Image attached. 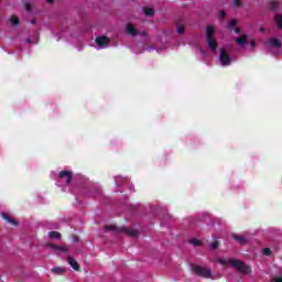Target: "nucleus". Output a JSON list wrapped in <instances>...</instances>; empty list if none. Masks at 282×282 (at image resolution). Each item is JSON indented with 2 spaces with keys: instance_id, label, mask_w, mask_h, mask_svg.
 Here are the masks:
<instances>
[{
  "instance_id": "1",
  "label": "nucleus",
  "mask_w": 282,
  "mask_h": 282,
  "mask_svg": "<svg viewBox=\"0 0 282 282\" xmlns=\"http://www.w3.org/2000/svg\"><path fill=\"white\" fill-rule=\"evenodd\" d=\"M218 263L221 265H232V268H236L238 272H242V274H250L251 270L250 267L241 260H232V259H225L221 258L218 260Z\"/></svg>"
},
{
  "instance_id": "2",
  "label": "nucleus",
  "mask_w": 282,
  "mask_h": 282,
  "mask_svg": "<svg viewBox=\"0 0 282 282\" xmlns=\"http://www.w3.org/2000/svg\"><path fill=\"white\" fill-rule=\"evenodd\" d=\"M206 41L212 52H217V40H215V26H206Z\"/></svg>"
},
{
  "instance_id": "3",
  "label": "nucleus",
  "mask_w": 282,
  "mask_h": 282,
  "mask_svg": "<svg viewBox=\"0 0 282 282\" xmlns=\"http://www.w3.org/2000/svg\"><path fill=\"white\" fill-rule=\"evenodd\" d=\"M106 232H109V230H113L115 232H124L129 237H138V230L129 229L127 227L118 228L116 225H107L105 227Z\"/></svg>"
},
{
  "instance_id": "4",
  "label": "nucleus",
  "mask_w": 282,
  "mask_h": 282,
  "mask_svg": "<svg viewBox=\"0 0 282 282\" xmlns=\"http://www.w3.org/2000/svg\"><path fill=\"white\" fill-rule=\"evenodd\" d=\"M192 270L194 274H197V276H203L204 279H210V276H213V272L208 268L192 264Z\"/></svg>"
},
{
  "instance_id": "5",
  "label": "nucleus",
  "mask_w": 282,
  "mask_h": 282,
  "mask_svg": "<svg viewBox=\"0 0 282 282\" xmlns=\"http://www.w3.org/2000/svg\"><path fill=\"white\" fill-rule=\"evenodd\" d=\"M219 61L223 67H228V65H230V55H228V52H226L225 48L220 50Z\"/></svg>"
},
{
  "instance_id": "6",
  "label": "nucleus",
  "mask_w": 282,
  "mask_h": 282,
  "mask_svg": "<svg viewBox=\"0 0 282 282\" xmlns=\"http://www.w3.org/2000/svg\"><path fill=\"white\" fill-rule=\"evenodd\" d=\"M126 32L130 36H138V34H143V35L147 34V32L139 33L138 29H135V26L132 23L127 24Z\"/></svg>"
},
{
  "instance_id": "7",
  "label": "nucleus",
  "mask_w": 282,
  "mask_h": 282,
  "mask_svg": "<svg viewBox=\"0 0 282 282\" xmlns=\"http://www.w3.org/2000/svg\"><path fill=\"white\" fill-rule=\"evenodd\" d=\"M58 177L61 180H64V177H66V184H72V180H74V175L72 174V172L68 171L59 172Z\"/></svg>"
},
{
  "instance_id": "8",
  "label": "nucleus",
  "mask_w": 282,
  "mask_h": 282,
  "mask_svg": "<svg viewBox=\"0 0 282 282\" xmlns=\"http://www.w3.org/2000/svg\"><path fill=\"white\" fill-rule=\"evenodd\" d=\"M67 263L68 265H70V268H73V270H75L76 272H78L80 270V264H78V261H76V259H74V257L68 256L67 258Z\"/></svg>"
},
{
  "instance_id": "9",
  "label": "nucleus",
  "mask_w": 282,
  "mask_h": 282,
  "mask_svg": "<svg viewBox=\"0 0 282 282\" xmlns=\"http://www.w3.org/2000/svg\"><path fill=\"white\" fill-rule=\"evenodd\" d=\"M95 41L97 45H99V47H105V45H109V37L107 36H98Z\"/></svg>"
},
{
  "instance_id": "10",
  "label": "nucleus",
  "mask_w": 282,
  "mask_h": 282,
  "mask_svg": "<svg viewBox=\"0 0 282 282\" xmlns=\"http://www.w3.org/2000/svg\"><path fill=\"white\" fill-rule=\"evenodd\" d=\"M47 248H52L53 250H59V252H69V249L67 247L54 245V243H47Z\"/></svg>"
},
{
  "instance_id": "11",
  "label": "nucleus",
  "mask_w": 282,
  "mask_h": 282,
  "mask_svg": "<svg viewBox=\"0 0 282 282\" xmlns=\"http://www.w3.org/2000/svg\"><path fill=\"white\" fill-rule=\"evenodd\" d=\"M2 218L4 219V221H8V224H11V226H19V221L11 218L10 215H8L7 213H2Z\"/></svg>"
},
{
  "instance_id": "12",
  "label": "nucleus",
  "mask_w": 282,
  "mask_h": 282,
  "mask_svg": "<svg viewBox=\"0 0 282 282\" xmlns=\"http://www.w3.org/2000/svg\"><path fill=\"white\" fill-rule=\"evenodd\" d=\"M234 239H235L236 241H239V243H240L241 246H246V243H248V239H246V237L239 236V235H237V234H234Z\"/></svg>"
},
{
  "instance_id": "13",
  "label": "nucleus",
  "mask_w": 282,
  "mask_h": 282,
  "mask_svg": "<svg viewBox=\"0 0 282 282\" xmlns=\"http://www.w3.org/2000/svg\"><path fill=\"white\" fill-rule=\"evenodd\" d=\"M236 42L238 43V45L243 46L248 42V36L247 35H242V36L236 39Z\"/></svg>"
},
{
  "instance_id": "14",
  "label": "nucleus",
  "mask_w": 282,
  "mask_h": 282,
  "mask_svg": "<svg viewBox=\"0 0 282 282\" xmlns=\"http://www.w3.org/2000/svg\"><path fill=\"white\" fill-rule=\"evenodd\" d=\"M274 21L276 23V28L279 30H282V15L275 14L274 15Z\"/></svg>"
},
{
  "instance_id": "15",
  "label": "nucleus",
  "mask_w": 282,
  "mask_h": 282,
  "mask_svg": "<svg viewBox=\"0 0 282 282\" xmlns=\"http://www.w3.org/2000/svg\"><path fill=\"white\" fill-rule=\"evenodd\" d=\"M269 45H271V47H281V41L273 37L269 41Z\"/></svg>"
},
{
  "instance_id": "16",
  "label": "nucleus",
  "mask_w": 282,
  "mask_h": 282,
  "mask_svg": "<svg viewBox=\"0 0 282 282\" xmlns=\"http://www.w3.org/2000/svg\"><path fill=\"white\" fill-rule=\"evenodd\" d=\"M143 12L145 17H153L155 14V10H153V8H143Z\"/></svg>"
},
{
  "instance_id": "17",
  "label": "nucleus",
  "mask_w": 282,
  "mask_h": 282,
  "mask_svg": "<svg viewBox=\"0 0 282 282\" xmlns=\"http://www.w3.org/2000/svg\"><path fill=\"white\" fill-rule=\"evenodd\" d=\"M269 8H270V10H272V12H276V10H279V2L278 1H271L269 3Z\"/></svg>"
},
{
  "instance_id": "18",
  "label": "nucleus",
  "mask_w": 282,
  "mask_h": 282,
  "mask_svg": "<svg viewBox=\"0 0 282 282\" xmlns=\"http://www.w3.org/2000/svg\"><path fill=\"white\" fill-rule=\"evenodd\" d=\"M51 271L54 274H58V275L65 274V269L64 268H52Z\"/></svg>"
},
{
  "instance_id": "19",
  "label": "nucleus",
  "mask_w": 282,
  "mask_h": 282,
  "mask_svg": "<svg viewBox=\"0 0 282 282\" xmlns=\"http://www.w3.org/2000/svg\"><path fill=\"white\" fill-rule=\"evenodd\" d=\"M50 239H61V232L58 231H50L48 232Z\"/></svg>"
},
{
  "instance_id": "20",
  "label": "nucleus",
  "mask_w": 282,
  "mask_h": 282,
  "mask_svg": "<svg viewBox=\"0 0 282 282\" xmlns=\"http://www.w3.org/2000/svg\"><path fill=\"white\" fill-rule=\"evenodd\" d=\"M10 21H11V25H19L21 23V21L19 20L18 17L15 15H11L10 17Z\"/></svg>"
},
{
  "instance_id": "21",
  "label": "nucleus",
  "mask_w": 282,
  "mask_h": 282,
  "mask_svg": "<svg viewBox=\"0 0 282 282\" xmlns=\"http://www.w3.org/2000/svg\"><path fill=\"white\" fill-rule=\"evenodd\" d=\"M234 8H243V2L241 0H234Z\"/></svg>"
},
{
  "instance_id": "22",
  "label": "nucleus",
  "mask_w": 282,
  "mask_h": 282,
  "mask_svg": "<svg viewBox=\"0 0 282 282\" xmlns=\"http://www.w3.org/2000/svg\"><path fill=\"white\" fill-rule=\"evenodd\" d=\"M237 23H238L237 20H235V19L230 20L228 23V29L232 30V28H235V25H237Z\"/></svg>"
},
{
  "instance_id": "23",
  "label": "nucleus",
  "mask_w": 282,
  "mask_h": 282,
  "mask_svg": "<svg viewBox=\"0 0 282 282\" xmlns=\"http://www.w3.org/2000/svg\"><path fill=\"white\" fill-rule=\"evenodd\" d=\"M262 253L264 254V257H270V254H272V249L271 248H264L262 250Z\"/></svg>"
},
{
  "instance_id": "24",
  "label": "nucleus",
  "mask_w": 282,
  "mask_h": 282,
  "mask_svg": "<svg viewBox=\"0 0 282 282\" xmlns=\"http://www.w3.org/2000/svg\"><path fill=\"white\" fill-rule=\"evenodd\" d=\"M189 243H192V246H202V240H197V239H191Z\"/></svg>"
},
{
  "instance_id": "25",
  "label": "nucleus",
  "mask_w": 282,
  "mask_h": 282,
  "mask_svg": "<svg viewBox=\"0 0 282 282\" xmlns=\"http://www.w3.org/2000/svg\"><path fill=\"white\" fill-rule=\"evenodd\" d=\"M210 248H212V250H217V248H219V241L216 240V241L212 242Z\"/></svg>"
},
{
  "instance_id": "26",
  "label": "nucleus",
  "mask_w": 282,
  "mask_h": 282,
  "mask_svg": "<svg viewBox=\"0 0 282 282\" xmlns=\"http://www.w3.org/2000/svg\"><path fill=\"white\" fill-rule=\"evenodd\" d=\"M184 32H185L184 25L178 24V26H177V33H178V34H184Z\"/></svg>"
},
{
  "instance_id": "27",
  "label": "nucleus",
  "mask_w": 282,
  "mask_h": 282,
  "mask_svg": "<svg viewBox=\"0 0 282 282\" xmlns=\"http://www.w3.org/2000/svg\"><path fill=\"white\" fill-rule=\"evenodd\" d=\"M24 8H25L26 12H32V4H30V2H26L24 4Z\"/></svg>"
},
{
  "instance_id": "28",
  "label": "nucleus",
  "mask_w": 282,
  "mask_h": 282,
  "mask_svg": "<svg viewBox=\"0 0 282 282\" xmlns=\"http://www.w3.org/2000/svg\"><path fill=\"white\" fill-rule=\"evenodd\" d=\"M224 17H226V12L225 11H220L219 12V19H224Z\"/></svg>"
},
{
  "instance_id": "29",
  "label": "nucleus",
  "mask_w": 282,
  "mask_h": 282,
  "mask_svg": "<svg viewBox=\"0 0 282 282\" xmlns=\"http://www.w3.org/2000/svg\"><path fill=\"white\" fill-rule=\"evenodd\" d=\"M234 32H235V34H241V29L236 28V29H234Z\"/></svg>"
},
{
  "instance_id": "30",
  "label": "nucleus",
  "mask_w": 282,
  "mask_h": 282,
  "mask_svg": "<svg viewBox=\"0 0 282 282\" xmlns=\"http://www.w3.org/2000/svg\"><path fill=\"white\" fill-rule=\"evenodd\" d=\"M274 282H282V278L281 276L274 278Z\"/></svg>"
},
{
  "instance_id": "31",
  "label": "nucleus",
  "mask_w": 282,
  "mask_h": 282,
  "mask_svg": "<svg viewBox=\"0 0 282 282\" xmlns=\"http://www.w3.org/2000/svg\"><path fill=\"white\" fill-rule=\"evenodd\" d=\"M25 43H32V40L30 39V37H28L26 40H25Z\"/></svg>"
},
{
  "instance_id": "32",
  "label": "nucleus",
  "mask_w": 282,
  "mask_h": 282,
  "mask_svg": "<svg viewBox=\"0 0 282 282\" xmlns=\"http://www.w3.org/2000/svg\"><path fill=\"white\" fill-rule=\"evenodd\" d=\"M73 241H78V236H73Z\"/></svg>"
},
{
  "instance_id": "33",
  "label": "nucleus",
  "mask_w": 282,
  "mask_h": 282,
  "mask_svg": "<svg viewBox=\"0 0 282 282\" xmlns=\"http://www.w3.org/2000/svg\"><path fill=\"white\" fill-rule=\"evenodd\" d=\"M31 23H32V25H34V23H36V19H33V20L31 21Z\"/></svg>"
},
{
  "instance_id": "34",
  "label": "nucleus",
  "mask_w": 282,
  "mask_h": 282,
  "mask_svg": "<svg viewBox=\"0 0 282 282\" xmlns=\"http://www.w3.org/2000/svg\"><path fill=\"white\" fill-rule=\"evenodd\" d=\"M47 3H54V0H46Z\"/></svg>"
},
{
  "instance_id": "35",
  "label": "nucleus",
  "mask_w": 282,
  "mask_h": 282,
  "mask_svg": "<svg viewBox=\"0 0 282 282\" xmlns=\"http://www.w3.org/2000/svg\"><path fill=\"white\" fill-rule=\"evenodd\" d=\"M256 43L254 41L251 42V47H254Z\"/></svg>"
},
{
  "instance_id": "36",
  "label": "nucleus",
  "mask_w": 282,
  "mask_h": 282,
  "mask_svg": "<svg viewBox=\"0 0 282 282\" xmlns=\"http://www.w3.org/2000/svg\"><path fill=\"white\" fill-rule=\"evenodd\" d=\"M260 32H265V29H263V28H260Z\"/></svg>"
}]
</instances>
